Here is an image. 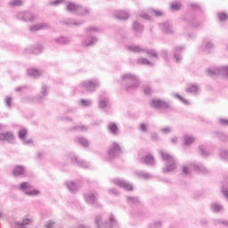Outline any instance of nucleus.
Wrapping results in <instances>:
<instances>
[{
  "label": "nucleus",
  "mask_w": 228,
  "mask_h": 228,
  "mask_svg": "<svg viewBox=\"0 0 228 228\" xmlns=\"http://www.w3.org/2000/svg\"><path fill=\"white\" fill-rule=\"evenodd\" d=\"M121 81L126 90H134V88L140 86V77L133 73L123 74Z\"/></svg>",
  "instance_id": "1"
},
{
  "label": "nucleus",
  "mask_w": 228,
  "mask_h": 228,
  "mask_svg": "<svg viewBox=\"0 0 228 228\" xmlns=\"http://www.w3.org/2000/svg\"><path fill=\"white\" fill-rule=\"evenodd\" d=\"M161 31L167 35H172L174 31L172 30V25L168 21L159 24Z\"/></svg>",
  "instance_id": "23"
},
{
  "label": "nucleus",
  "mask_w": 228,
  "mask_h": 228,
  "mask_svg": "<svg viewBox=\"0 0 228 228\" xmlns=\"http://www.w3.org/2000/svg\"><path fill=\"white\" fill-rule=\"evenodd\" d=\"M94 224L97 228H112L117 227L118 223L117 222V219H115V216L110 215L109 216V220L102 222V216L101 215H98L94 218Z\"/></svg>",
  "instance_id": "4"
},
{
  "label": "nucleus",
  "mask_w": 228,
  "mask_h": 228,
  "mask_svg": "<svg viewBox=\"0 0 228 228\" xmlns=\"http://www.w3.org/2000/svg\"><path fill=\"white\" fill-rule=\"evenodd\" d=\"M53 42H55V44H62L65 45L67 44H69L70 38L65 37H55L53 39Z\"/></svg>",
  "instance_id": "35"
},
{
  "label": "nucleus",
  "mask_w": 228,
  "mask_h": 228,
  "mask_svg": "<svg viewBox=\"0 0 228 228\" xmlns=\"http://www.w3.org/2000/svg\"><path fill=\"white\" fill-rule=\"evenodd\" d=\"M28 134V130L26 128H22L19 131V138L24 142L25 145H29V143H33L32 140L26 141V135Z\"/></svg>",
  "instance_id": "26"
},
{
  "label": "nucleus",
  "mask_w": 228,
  "mask_h": 228,
  "mask_svg": "<svg viewBox=\"0 0 228 228\" xmlns=\"http://www.w3.org/2000/svg\"><path fill=\"white\" fill-rule=\"evenodd\" d=\"M126 201L128 204H132V205L140 204V200H138L137 197L128 196L126 197Z\"/></svg>",
  "instance_id": "41"
},
{
  "label": "nucleus",
  "mask_w": 228,
  "mask_h": 228,
  "mask_svg": "<svg viewBox=\"0 0 228 228\" xmlns=\"http://www.w3.org/2000/svg\"><path fill=\"white\" fill-rule=\"evenodd\" d=\"M107 129L110 134H112V136H118L120 134V131L118 130V126H117V124L114 122L109 123L107 126Z\"/></svg>",
  "instance_id": "15"
},
{
  "label": "nucleus",
  "mask_w": 228,
  "mask_h": 228,
  "mask_svg": "<svg viewBox=\"0 0 228 228\" xmlns=\"http://www.w3.org/2000/svg\"><path fill=\"white\" fill-rule=\"evenodd\" d=\"M183 51H184V47L183 46H177L175 48L173 61H175V63H181V61L183 60V57H181V52Z\"/></svg>",
  "instance_id": "16"
},
{
  "label": "nucleus",
  "mask_w": 228,
  "mask_h": 228,
  "mask_svg": "<svg viewBox=\"0 0 228 228\" xmlns=\"http://www.w3.org/2000/svg\"><path fill=\"white\" fill-rule=\"evenodd\" d=\"M139 129L140 131H142V133H149V130L147 129V125H145L144 123H142L139 126Z\"/></svg>",
  "instance_id": "57"
},
{
  "label": "nucleus",
  "mask_w": 228,
  "mask_h": 228,
  "mask_svg": "<svg viewBox=\"0 0 228 228\" xmlns=\"http://www.w3.org/2000/svg\"><path fill=\"white\" fill-rule=\"evenodd\" d=\"M66 187L68 188L70 193H76L79 190V184L74 181L66 182Z\"/></svg>",
  "instance_id": "22"
},
{
  "label": "nucleus",
  "mask_w": 228,
  "mask_h": 228,
  "mask_svg": "<svg viewBox=\"0 0 228 228\" xmlns=\"http://www.w3.org/2000/svg\"><path fill=\"white\" fill-rule=\"evenodd\" d=\"M134 175H135V177H138V179H143L144 181H149V179H152L153 177L151 173L145 171H135L134 173Z\"/></svg>",
  "instance_id": "19"
},
{
  "label": "nucleus",
  "mask_w": 228,
  "mask_h": 228,
  "mask_svg": "<svg viewBox=\"0 0 228 228\" xmlns=\"http://www.w3.org/2000/svg\"><path fill=\"white\" fill-rule=\"evenodd\" d=\"M151 106L156 110H168V108H170V105L167 102L159 99H153L151 102Z\"/></svg>",
  "instance_id": "9"
},
{
  "label": "nucleus",
  "mask_w": 228,
  "mask_h": 228,
  "mask_svg": "<svg viewBox=\"0 0 228 228\" xmlns=\"http://www.w3.org/2000/svg\"><path fill=\"white\" fill-rule=\"evenodd\" d=\"M219 156L221 159H224V161H228V150L220 149Z\"/></svg>",
  "instance_id": "38"
},
{
  "label": "nucleus",
  "mask_w": 228,
  "mask_h": 228,
  "mask_svg": "<svg viewBox=\"0 0 228 228\" xmlns=\"http://www.w3.org/2000/svg\"><path fill=\"white\" fill-rule=\"evenodd\" d=\"M45 95H47V86L43 85L41 94H38V96H37L38 101H42V99H44V97H45Z\"/></svg>",
  "instance_id": "40"
},
{
  "label": "nucleus",
  "mask_w": 228,
  "mask_h": 228,
  "mask_svg": "<svg viewBox=\"0 0 228 228\" xmlns=\"http://www.w3.org/2000/svg\"><path fill=\"white\" fill-rule=\"evenodd\" d=\"M56 224V223H54L53 221H48L45 224V228H54V225Z\"/></svg>",
  "instance_id": "63"
},
{
  "label": "nucleus",
  "mask_w": 228,
  "mask_h": 228,
  "mask_svg": "<svg viewBox=\"0 0 228 228\" xmlns=\"http://www.w3.org/2000/svg\"><path fill=\"white\" fill-rule=\"evenodd\" d=\"M197 92H199V86L195 84H189L186 87L187 94H192V95H197Z\"/></svg>",
  "instance_id": "30"
},
{
  "label": "nucleus",
  "mask_w": 228,
  "mask_h": 228,
  "mask_svg": "<svg viewBox=\"0 0 228 228\" xmlns=\"http://www.w3.org/2000/svg\"><path fill=\"white\" fill-rule=\"evenodd\" d=\"M112 183H114L116 186H118L119 188H123L126 191H133V185H131V183H127L126 180L114 179L112 180Z\"/></svg>",
  "instance_id": "10"
},
{
  "label": "nucleus",
  "mask_w": 228,
  "mask_h": 228,
  "mask_svg": "<svg viewBox=\"0 0 228 228\" xmlns=\"http://www.w3.org/2000/svg\"><path fill=\"white\" fill-rule=\"evenodd\" d=\"M86 129H88V127L85 126H76L72 128V131H86Z\"/></svg>",
  "instance_id": "55"
},
{
  "label": "nucleus",
  "mask_w": 228,
  "mask_h": 228,
  "mask_svg": "<svg viewBox=\"0 0 228 228\" xmlns=\"http://www.w3.org/2000/svg\"><path fill=\"white\" fill-rule=\"evenodd\" d=\"M79 10H81L80 4H77L74 2H66V12L76 14L77 12H79Z\"/></svg>",
  "instance_id": "12"
},
{
  "label": "nucleus",
  "mask_w": 228,
  "mask_h": 228,
  "mask_svg": "<svg viewBox=\"0 0 228 228\" xmlns=\"http://www.w3.org/2000/svg\"><path fill=\"white\" fill-rule=\"evenodd\" d=\"M28 224H31V219L25 218L21 222H15L14 228H26L25 225H28Z\"/></svg>",
  "instance_id": "34"
},
{
  "label": "nucleus",
  "mask_w": 228,
  "mask_h": 228,
  "mask_svg": "<svg viewBox=\"0 0 228 228\" xmlns=\"http://www.w3.org/2000/svg\"><path fill=\"white\" fill-rule=\"evenodd\" d=\"M76 142L79 143V145H82L83 147H88V140H86L85 137H77Z\"/></svg>",
  "instance_id": "39"
},
{
  "label": "nucleus",
  "mask_w": 228,
  "mask_h": 228,
  "mask_svg": "<svg viewBox=\"0 0 228 228\" xmlns=\"http://www.w3.org/2000/svg\"><path fill=\"white\" fill-rule=\"evenodd\" d=\"M214 224L215 225H224V227H228V221L222 220V219H215Z\"/></svg>",
  "instance_id": "47"
},
{
  "label": "nucleus",
  "mask_w": 228,
  "mask_h": 228,
  "mask_svg": "<svg viewBox=\"0 0 228 228\" xmlns=\"http://www.w3.org/2000/svg\"><path fill=\"white\" fill-rule=\"evenodd\" d=\"M219 124L221 126H228V119L225 118H219Z\"/></svg>",
  "instance_id": "64"
},
{
  "label": "nucleus",
  "mask_w": 228,
  "mask_h": 228,
  "mask_svg": "<svg viewBox=\"0 0 228 228\" xmlns=\"http://www.w3.org/2000/svg\"><path fill=\"white\" fill-rule=\"evenodd\" d=\"M160 55L162 58H164V60H168V52L167 50H162L160 52Z\"/></svg>",
  "instance_id": "62"
},
{
  "label": "nucleus",
  "mask_w": 228,
  "mask_h": 228,
  "mask_svg": "<svg viewBox=\"0 0 228 228\" xmlns=\"http://www.w3.org/2000/svg\"><path fill=\"white\" fill-rule=\"evenodd\" d=\"M145 53H147V54H149L151 58H158V52H156V50L145 49Z\"/></svg>",
  "instance_id": "49"
},
{
  "label": "nucleus",
  "mask_w": 228,
  "mask_h": 228,
  "mask_svg": "<svg viewBox=\"0 0 228 228\" xmlns=\"http://www.w3.org/2000/svg\"><path fill=\"white\" fill-rule=\"evenodd\" d=\"M126 50L129 51V53H145V48L138 45H130L126 46Z\"/></svg>",
  "instance_id": "25"
},
{
  "label": "nucleus",
  "mask_w": 228,
  "mask_h": 228,
  "mask_svg": "<svg viewBox=\"0 0 228 228\" xmlns=\"http://www.w3.org/2000/svg\"><path fill=\"white\" fill-rule=\"evenodd\" d=\"M210 209L213 213L224 212V206L220 203L213 202L210 204Z\"/></svg>",
  "instance_id": "27"
},
{
  "label": "nucleus",
  "mask_w": 228,
  "mask_h": 228,
  "mask_svg": "<svg viewBox=\"0 0 228 228\" xmlns=\"http://www.w3.org/2000/svg\"><path fill=\"white\" fill-rule=\"evenodd\" d=\"M79 104H80V106H84V108H90V106H92L93 102H92V100L81 99L79 101Z\"/></svg>",
  "instance_id": "44"
},
{
  "label": "nucleus",
  "mask_w": 228,
  "mask_h": 228,
  "mask_svg": "<svg viewBox=\"0 0 228 228\" xmlns=\"http://www.w3.org/2000/svg\"><path fill=\"white\" fill-rule=\"evenodd\" d=\"M216 136H217V138L221 139L222 142H227L228 137L225 135V134L217 132Z\"/></svg>",
  "instance_id": "53"
},
{
  "label": "nucleus",
  "mask_w": 228,
  "mask_h": 228,
  "mask_svg": "<svg viewBox=\"0 0 228 228\" xmlns=\"http://www.w3.org/2000/svg\"><path fill=\"white\" fill-rule=\"evenodd\" d=\"M69 159H71L74 165H77V167H81V168H90V164L83 159H80L77 156H76V154L69 153Z\"/></svg>",
  "instance_id": "7"
},
{
  "label": "nucleus",
  "mask_w": 228,
  "mask_h": 228,
  "mask_svg": "<svg viewBox=\"0 0 228 228\" xmlns=\"http://www.w3.org/2000/svg\"><path fill=\"white\" fill-rule=\"evenodd\" d=\"M84 20H76L72 19H68L63 21V24H66V26H81V24H84Z\"/></svg>",
  "instance_id": "31"
},
{
  "label": "nucleus",
  "mask_w": 228,
  "mask_h": 228,
  "mask_svg": "<svg viewBox=\"0 0 228 228\" xmlns=\"http://www.w3.org/2000/svg\"><path fill=\"white\" fill-rule=\"evenodd\" d=\"M16 18L18 20H22L23 22H28V20L33 22V20H37L35 14L26 12H18Z\"/></svg>",
  "instance_id": "8"
},
{
  "label": "nucleus",
  "mask_w": 228,
  "mask_h": 228,
  "mask_svg": "<svg viewBox=\"0 0 228 228\" xmlns=\"http://www.w3.org/2000/svg\"><path fill=\"white\" fill-rule=\"evenodd\" d=\"M170 8H171L172 12H177V11L181 10V3H179V2L172 3L170 5Z\"/></svg>",
  "instance_id": "48"
},
{
  "label": "nucleus",
  "mask_w": 228,
  "mask_h": 228,
  "mask_svg": "<svg viewBox=\"0 0 228 228\" xmlns=\"http://www.w3.org/2000/svg\"><path fill=\"white\" fill-rule=\"evenodd\" d=\"M114 17L119 20H127V19H129V13L126 11H116Z\"/></svg>",
  "instance_id": "24"
},
{
  "label": "nucleus",
  "mask_w": 228,
  "mask_h": 228,
  "mask_svg": "<svg viewBox=\"0 0 228 228\" xmlns=\"http://www.w3.org/2000/svg\"><path fill=\"white\" fill-rule=\"evenodd\" d=\"M25 195L28 197H37V195H40V191L37 189H30L28 191H25Z\"/></svg>",
  "instance_id": "37"
},
{
  "label": "nucleus",
  "mask_w": 228,
  "mask_h": 228,
  "mask_svg": "<svg viewBox=\"0 0 228 228\" xmlns=\"http://www.w3.org/2000/svg\"><path fill=\"white\" fill-rule=\"evenodd\" d=\"M182 171L183 175H190V167L188 166H183Z\"/></svg>",
  "instance_id": "60"
},
{
  "label": "nucleus",
  "mask_w": 228,
  "mask_h": 228,
  "mask_svg": "<svg viewBox=\"0 0 228 228\" xmlns=\"http://www.w3.org/2000/svg\"><path fill=\"white\" fill-rule=\"evenodd\" d=\"M140 17L141 19H144V20H151V16H149V14L145 13V12H140L137 15V18Z\"/></svg>",
  "instance_id": "54"
},
{
  "label": "nucleus",
  "mask_w": 228,
  "mask_h": 228,
  "mask_svg": "<svg viewBox=\"0 0 228 228\" xmlns=\"http://www.w3.org/2000/svg\"><path fill=\"white\" fill-rule=\"evenodd\" d=\"M42 29H49V24L45 22L37 23L29 27V31H42Z\"/></svg>",
  "instance_id": "21"
},
{
  "label": "nucleus",
  "mask_w": 228,
  "mask_h": 228,
  "mask_svg": "<svg viewBox=\"0 0 228 228\" xmlns=\"http://www.w3.org/2000/svg\"><path fill=\"white\" fill-rule=\"evenodd\" d=\"M28 76H29V77H40V76H42V71L37 69H28L27 71Z\"/></svg>",
  "instance_id": "28"
},
{
  "label": "nucleus",
  "mask_w": 228,
  "mask_h": 228,
  "mask_svg": "<svg viewBox=\"0 0 228 228\" xmlns=\"http://www.w3.org/2000/svg\"><path fill=\"white\" fill-rule=\"evenodd\" d=\"M142 161L145 165H149L151 167H154L156 165V161L154 160V157L152 155H146L142 158Z\"/></svg>",
  "instance_id": "29"
},
{
  "label": "nucleus",
  "mask_w": 228,
  "mask_h": 228,
  "mask_svg": "<svg viewBox=\"0 0 228 228\" xmlns=\"http://www.w3.org/2000/svg\"><path fill=\"white\" fill-rule=\"evenodd\" d=\"M101 28L99 27L91 26L86 28V32L87 33V37L82 41L83 47H92V45H95L97 44V37L92 35V33H99Z\"/></svg>",
  "instance_id": "3"
},
{
  "label": "nucleus",
  "mask_w": 228,
  "mask_h": 228,
  "mask_svg": "<svg viewBox=\"0 0 228 228\" xmlns=\"http://www.w3.org/2000/svg\"><path fill=\"white\" fill-rule=\"evenodd\" d=\"M110 106V99L108 98H103L99 100L98 102V108L100 110H106Z\"/></svg>",
  "instance_id": "33"
},
{
  "label": "nucleus",
  "mask_w": 228,
  "mask_h": 228,
  "mask_svg": "<svg viewBox=\"0 0 228 228\" xmlns=\"http://www.w3.org/2000/svg\"><path fill=\"white\" fill-rule=\"evenodd\" d=\"M217 17L221 22H224V20H227L228 19L227 13L225 12H218Z\"/></svg>",
  "instance_id": "50"
},
{
  "label": "nucleus",
  "mask_w": 228,
  "mask_h": 228,
  "mask_svg": "<svg viewBox=\"0 0 228 228\" xmlns=\"http://www.w3.org/2000/svg\"><path fill=\"white\" fill-rule=\"evenodd\" d=\"M215 49V45L208 39H205L201 45V51L204 53H211Z\"/></svg>",
  "instance_id": "18"
},
{
  "label": "nucleus",
  "mask_w": 228,
  "mask_h": 228,
  "mask_svg": "<svg viewBox=\"0 0 228 228\" xmlns=\"http://www.w3.org/2000/svg\"><path fill=\"white\" fill-rule=\"evenodd\" d=\"M26 174V167L24 166H15L12 169V175L14 177H22Z\"/></svg>",
  "instance_id": "17"
},
{
  "label": "nucleus",
  "mask_w": 228,
  "mask_h": 228,
  "mask_svg": "<svg viewBox=\"0 0 228 228\" xmlns=\"http://www.w3.org/2000/svg\"><path fill=\"white\" fill-rule=\"evenodd\" d=\"M122 154V149H120V144L118 142H112L109 151L107 152V161H111V159H115L118 156Z\"/></svg>",
  "instance_id": "5"
},
{
  "label": "nucleus",
  "mask_w": 228,
  "mask_h": 228,
  "mask_svg": "<svg viewBox=\"0 0 228 228\" xmlns=\"http://www.w3.org/2000/svg\"><path fill=\"white\" fill-rule=\"evenodd\" d=\"M19 190H20V191H24V193L26 194V191H28V190H33V185H31L28 182H22L19 185Z\"/></svg>",
  "instance_id": "32"
},
{
  "label": "nucleus",
  "mask_w": 228,
  "mask_h": 228,
  "mask_svg": "<svg viewBox=\"0 0 228 228\" xmlns=\"http://www.w3.org/2000/svg\"><path fill=\"white\" fill-rule=\"evenodd\" d=\"M81 10H79V12H76V15H79L80 17H83L85 15H88V13H90V10L86 7H83L82 5H80Z\"/></svg>",
  "instance_id": "36"
},
{
  "label": "nucleus",
  "mask_w": 228,
  "mask_h": 228,
  "mask_svg": "<svg viewBox=\"0 0 228 228\" xmlns=\"http://www.w3.org/2000/svg\"><path fill=\"white\" fill-rule=\"evenodd\" d=\"M82 86L86 92H95V88H99V80L92 79L84 81Z\"/></svg>",
  "instance_id": "6"
},
{
  "label": "nucleus",
  "mask_w": 228,
  "mask_h": 228,
  "mask_svg": "<svg viewBox=\"0 0 228 228\" xmlns=\"http://www.w3.org/2000/svg\"><path fill=\"white\" fill-rule=\"evenodd\" d=\"M184 145H191L195 142V137L191 135H184Z\"/></svg>",
  "instance_id": "42"
},
{
  "label": "nucleus",
  "mask_w": 228,
  "mask_h": 228,
  "mask_svg": "<svg viewBox=\"0 0 228 228\" xmlns=\"http://www.w3.org/2000/svg\"><path fill=\"white\" fill-rule=\"evenodd\" d=\"M0 142L13 143L15 142V136L10 132L0 134Z\"/></svg>",
  "instance_id": "14"
},
{
  "label": "nucleus",
  "mask_w": 228,
  "mask_h": 228,
  "mask_svg": "<svg viewBox=\"0 0 228 228\" xmlns=\"http://www.w3.org/2000/svg\"><path fill=\"white\" fill-rule=\"evenodd\" d=\"M199 150H200V156H202V158H208V156H209V152L206 151V146L201 145L199 147Z\"/></svg>",
  "instance_id": "45"
},
{
  "label": "nucleus",
  "mask_w": 228,
  "mask_h": 228,
  "mask_svg": "<svg viewBox=\"0 0 228 228\" xmlns=\"http://www.w3.org/2000/svg\"><path fill=\"white\" fill-rule=\"evenodd\" d=\"M144 94H145L146 95H151V94H152V89L151 88V86H146L144 87Z\"/></svg>",
  "instance_id": "61"
},
{
  "label": "nucleus",
  "mask_w": 228,
  "mask_h": 228,
  "mask_svg": "<svg viewBox=\"0 0 228 228\" xmlns=\"http://www.w3.org/2000/svg\"><path fill=\"white\" fill-rule=\"evenodd\" d=\"M159 152L163 161H166V167L162 169L164 174H168V172H174V170L177 168V161L175 160V158L164 151H159Z\"/></svg>",
  "instance_id": "2"
},
{
  "label": "nucleus",
  "mask_w": 228,
  "mask_h": 228,
  "mask_svg": "<svg viewBox=\"0 0 228 228\" xmlns=\"http://www.w3.org/2000/svg\"><path fill=\"white\" fill-rule=\"evenodd\" d=\"M9 4L10 6H22V0H12Z\"/></svg>",
  "instance_id": "52"
},
{
  "label": "nucleus",
  "mask_w": 228,
  "mask_h": 228,
  "mask_svg": "<svg viewBox=\"0 0 228 228\" xmlns=\"http://www.w3.org/2000/svg\"><path fill=\"white\" fill-rule=\"evenodd\" d=\"M62 3H65V0H55V1L50 2V4L52 6H58V4H62Z\"/></svg>",
  "instance_id": "58"
},
{
  "label": "nucleus",
  "mask_w": 228,
  "mask_h": 228,
  "mask_svg": "<svg viewBox=\"0 0 228 228\" xmlns=\"http://www.w3.org/2000/svg\"><path fill=\"white\" fill-rule=\"evenodd\" d=\"M132 29L135 35V37H138L139 35H142L143 33V25H142L137 20L133 22Z\"/></svg>",
  "instance_id": "20"
},
{
  "label": "nucleus",
  "mask_w": 228,
  "mask_h": 228,
  "mask_svg": "<svg viewBox=\"0 0 228 228\" xmlns=\"http://www.w3.org/2000/svg\"><path fill=\"white\" fill-rule=\"evenodd\" d=\"M191 28H200V23H199L197 20H192L191 22H190Z\"/></svg>",
  "instance_id": "59"
},
{
  "label": "nucleus",
  "mask_w": 228,
  "mask_h": 228,
  "mask_svg": "<svg viewBox=\"0 0 228 228\" xmlns=\"http://www.w3.org/2000/svg\"><path fill=\"white\" fill-rule=\"evenodd\" d=\"M97 194L94 192H88L85 195V200L87 204H91V206H94L95 208L99 207V201H97Z\"/></svg>",
  "instance_id": "11"
},
{
  "label": "nucleus",
  "mask_w": 228,
  "mask_h": 228,
  "mask_svg": "<svg viewBox=\"0 0 228 228\" xmlns=\"http://www.w3.org/2000/svg\"><path fill=\"white\" fill-rule=\"evenodd\" d=\"M193 168L197 174H201L202 175H206L209 173V169H208L202 163L194 164Z\"/></svg>",
  "instance_id": "13"
},
{
  "label": "nucleus",
  "mask_w": 228,
  "mask_h": 228,
  "mask_svg": "<svg viewBox=\"0 0 228 228\" xmlns=\"http://www.w3.org/2000/svg\"><path fill=\"white\" fill-rule=\"evenodd\" d=\"M5 106L9 110H12V97L6 96L4 99Z\"/></svg>",
  "instance_id": "51"
},
{
  "label": "nucleus",
  "mask_w": 228,
  "mask_h": 228,
  "mask_svg": "<svg viewBox=\"0 0 228 228\" xmlns=\"http://www.w3.org/2000/svg\"><path fill=\"white\" fill-rule=\"evenodd\" d=\"M161 133H163V134H170V133H172V128L167 126L164 128L160 129Z\"/></svg>",
  "instance_id": "56"
},
{
  "label": "nucleus",
  "mask_w": 228,
  "mask_h": 228,
  "mask_svg": "<svg viewBox=\"0 0 228 228\" xmlns=\"http://www.w3.org/2000/svg\"><path fill=\"white\" fill-rule=\"evenodd\" d=\"M44 51V45L42 44L37 45L34 50L31 51L33 54H38Z\"/></svg>",
  "instance_id": "46"
},
{
  "label": "nucleus",
  "mask_w": 228,
  "mask_h": 228,
  "mask_svg": "<svg viewBox=\"0 0 228 228\" xmlns=\"http://www.w3.org/2000/svg\"><path fill=\"white\" fill-rule=\"evenodd\" d=\"M137 63H139V65H147L148 67H152L153 65L152 62L145 58L138 59Z\"/></svg>",
  "instance_id": "43"
}]
</instances>
